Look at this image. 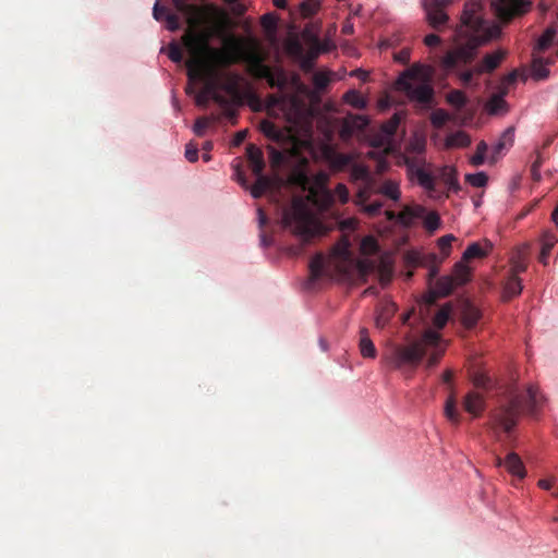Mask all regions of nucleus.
<instances>
[{
  "label": "nucleus",
  "mask_w": 558,
  "mask_h": 558,
  "mask_svg": "<svg viewBox=\"0 0 558 558\" xmlns=\"http://www.w3.org/2000/svg\"><path fill=\"white\" fill-rule=\"evenodd\" d=\"M289 181L291 184L307 191L305 198L294 197L290 207L282 214V223L286 228L298 235L302 242L310 243L313 239L324 236L328 229L317 219L310 208L312 204L320 213H327L331 209L335 198L338 197L341 204L349 201V191L343 183H338L335 192L328 189L329 175L325 171H319L310 177L303 170H296L291 173Z\"/></svg>",
  "instance_id": "nucleus-1"
},
{
  "label": "nucleus",
  "mask_w": 558,
  "mask_h": 558,
  "mask_svg": "<svg viewBox=\"0 0 558 558\" xmlns=\"http://www.w3.org/2000/svg\"><path fill=\"white\" fill-rule=\"evenodd\" d=\"M207 32L190 31L182 36V44L190 58L185 62L187 76L191 78L215 76L221 68H227L243 60L251 69L264 62V54L257 44L244 47L243 43L232 38L225 49L214 48L209 45Z\"/></svg>",
  "instance_id": "nucleus-2"
},
{
  "label": "nucleus",
  "mask_w": 558,
  "mask_h": 558,
  "mask_svg": "<svg viewBox=\"0 0 558 558\" xmlns=\"http://www.w3.org/2000/svg\"><path fill=\"white\" fill-rule=\"evenodd\" d=\"M482 1L469 0L464 3L460 25L454 31L456 47L441 59V68L447 72H459L470 64L477 49L500 35V27L484 19Z\"/></svg>",
  "instance_id": "nucleus-3"
},
{
  "label": "nucleus",
  "mask_w": 558,
  "mask_h": 558,
  "mask_svg": "<svg viewBox=\"0 0 558 558\" xmlns=\"http://www.w3.org/2000/svg\"><path fill=\"white\" fill-rule=\"evenodd\" d=\"M539 404L541 397L535 386H530L524 393L514 387L509 388L505 399L490 413V427L495 436L499 438L501 430L510 434L521 412L525 410L529 414L535 415Z\"/></svg>",
  "instance_id": "nucleus-4"
},
{
  "label": "nucleus",
  "mask_w": 558,
  "mask_h": 558,
  "mask_svg": "<svg viewBox=\"0 0 558 558\" xmlns=\"http://www.w3.org/2000/svg\"><path fill=\"white\" fill-rule=\"evenodd\" d=\"M433 75L432 66L414 63L399 75L397 89L403 92L411 101L428 106L434 99Z\"/></svg>",
  "instance_id": "nucleus-5"
},
{
  "label": "nucleus",
  "mask_w": 558,
  "mask_h": 558,
  "mask_svg": "<svg viewBox=\"0 0 558 558\" xmlns=\"http://www.w3.org/2000/svg\"><path fill=\"white\" fill-rule=\"evenodd\" d=\"M440 342V335L432 329L423 333L421 340L414 341L409 345L399 347L395 351V363L397 367L405 364L417 365L426 354L427 347H437Z\"/></svg>",
  "instance_id": "nucleus-6"
},
{
  "label": "nucleus",
  "mask_w": 558,
  "mask_h": 558,
  "mask_svg": "<svg viewBox=\"0 0 558 558\" xmlns=\"http://www.w3.org/2000/svg\"><path fill=\"white\" fill-rule=\"evenodd\" d=\"M454 0H421L424 9L426 21L430 27L439 31L449 22V15L446 9L453 3Z\"/></svg>",
  "instance_id": "nucleus-7"
},
{
  "label": "nucleus",
  "mask_w": 558,
  "mask_h": 558,
  "mask_svg": "<svg viewBox=\"0 0 558 558\" xmlns=\"http://www.w3.org/2000/svg\"><path fill=\"white\" fill-rule=\"evenodd\" d=\"M252 172L257 177L256 182L251 187V194L254 198L262 197L266 192L275 193L280 190L282 181L279 178H270L263 174L265 168L264 159L250 165Z\"/></svg>",
  "instance_id": "nucleus-8"
},
{
  "label": "nucleus",
  "mask_w": 558,
  "mask_h": 558,
  "mask_svg": "<svg viewBox=\"0 0 558 558\" xmlns=\"http://www.w3.org/2000/svg\"><path fill=\"white\" fill-rule=\"evenodd\" d=\"M408 175L428 192L435 191V178L425 170V160L420 157L405 158L404 160Z\"/></svg>",
  "instance_id": "nucleus-9"
},
{
  "label": "nucleus",
  "mask_w": 558,
  "mask_h": 558,
  "mask_svg": "<svg viewBox=\"0 0 558 558\" xmlns=\"http://www.w3.org/2000/svg\"><path fill=\"white\" fill-rule=\"evenodd\" d=\"M175 9L181 14L185 15L189 23V29L183 34L185 35L190 31L201 32L198 27L206 20V8L198 7L190 3V0H172Z\"/></svg>",
  "instance_id": "nucleus-10"
},
{
  "label": "nucleus",
  "mask_w": 558,
  "mask_h": 558,
  "mask_svg": "<svg viewBox=\"0 0 558 558\" xmlns=\"http://www.w3.org/2000/svg\"><path fill=\"white\" fill-rule=\"evenodd\" d=\"M530 2L525 0H494L492 7L496 15L504 22L511 21L515 15L527 11Z\"/></svg>",
  "instance_id": "nucleus-11"
},
{
  "label": "nucleus",
  "mask_w": 558,
  "mask_h": 558,
  "mask_svg": "<svg viewBox=\"0 0 558 558\" xmlns=\"http://www.w3.org/2000/svg\"><path fill=\"white\" fill-rule=\"evenodd\" d=\"M496 466H505L506 470L512 475L522 480L526 475V471L521 458L515 452H510L507 454L505 459L500 457H496L495 459Z\"/></svg>",
  "instance_id": "nucleus-12"
},
{
  "label": "nucleus",
  "mask_w": 558,
  "mask_h": 558,
  "mask_svg": "<svg viewBox=\"0 0 558 558\" xmlns=\"http://www.w3.org/2000/svg\"><path fill=\"white\" fill-rule=\"evenodd\" d=\"M513 136L514 132L512 128H508L502 132L499 140L492 146V154L489 156L490 163H495L504 155V151L512 146Z\"/></svg>",
  "instance_id": "nucleus-13"
},
{
  "label": "nucleus",
  "mask_w": 558,
  "mask_h": 558,
  "mask_svg": "<svg viewBox=\"0 0 558 558\" xmlns=\"http://www.w3.org/2000/svg\"><path fill=\"white\" fill-rule=\"evenodd\" d=\"M402 119L403 113L396 112L388 121L384 122L380 126V140L374 145L381 146L386 142H390L392 136L396 134Z\"/></svg>",
  "instance_id": "nucleus-14"
},
{
  "label": "nucleus",
  "mask_w": 558,
  "mask_h": 558,
  "mask_svg": "<svg viewBox=\"0 0 558 558\" xmlns=\"http://www.w3.org/2000/svg\"><path fill=\"white\" fill-rule=\"evenodd\" d=\"M218 75H219V70L217 71V74L213 77L202 76V77L191 78L189 76V78L191 81H197V80L206 81V85H205L204 93H203L204 96H209L215 102H217L220 106L226 107L228 105L227 98L225 96H222L221 94H219L216 89V80L218 78Z\"/></svg>",
  "instance_id": "nucleus-15"
},
{
  "label": "nucleus",
  "mask_w": 558,
  "mask_h": 558,
  "mask_svg": "<svg viewBox=\"0 0 558 558\" xmlns=\"http://www.w3.org/2000/svg\"><path fill=\"white\" fill-rule=\"evenodd\" d=\"M493 250V244L488 240H484L483 243L474 242L470 244L462 255V259L469 262L475 258L486 257Z\"/></svg>",
  "instance_id": "nucleus-16"
},
{
  "label": "nucleus",
  "mask_w": 558,
  "mask_h": 558,
  "mask_svg": "<svg viewBox=\"0 0 558 558\" xmlns=\"http://www.w3.org/2000/svg\"><path fill=\"white\" fill-rule=\"evenodd\" d=\"M484 407L485 400L481 393L471 391L465 396L463 408L472 415L478 416L483 412Z\"/></svg>",
  "instance_id": "nucleus-17"
},
{
  "label": "nucleus",
  "mask_w": 558,
  "mask_h": 558,
  "mask_svg": "<svg viewBox=\"0 0 558 558\" xmlns=\"http://www.w3.org/2000/svg\"><path fill=\"white\" fill-rule=\"evenodd\" d=\"M482 314L480 310L471 303H465L461 311V322L468 329H472L476 326L481 319Z\"/></svg>",
  "instance_id": "nucleus-18"
},
{
  "label": "nucleus",
  "mask_w": 558,
  "mask_h": 558,
  "mask_svg": "<svg viewBox=\"0 0 558 558\" xmlns=\"http://www.w3.org/2000/svg\"><path fill=\"white\" fill-rule=\"evenodd\" d=\"M502 58L504 53L500 51L486 54L482 62L475 65L476 74L494 71L499 65Z\"/></svg>",
  "instance_id": "nucleus-19"
},
{
  "label": "nucleus",
  "mask_w": 558,
  "mask_h": 558,
  "mask_svg": "<svg viewBox=\"0 0 558 558\" xmlns=\"http://www.w3.org/2000/svg\"><path fill=\"white\" fill-rule=\"evenodd\" d=\"M360 351L364 357L374 359L376 356V348L365 328L360 331Z\"/></svg>",
  "instance_id": "nucleus-20"
},
{
  "label": "nucleus",
  "mask_w": 558,
  "mask_h": 558,
  "mask_svg": "<svg viewBox=\"0 0 558 558\" xmlns=\"http://www.w3.org/2000/svg\"><path fill=\"white\" fill-rule=\"evenodd\" d=\"M456 287L457 284L451 276H444L436 280L434 290L440 298H446L452 293Z\"/></svg>",
  "instance_id": "nucleus-21"
},
{
  "label": "nucleus",
  "mask_w": 558,
  "mask_h": 558,
  "mask_svg": "<svg viewBox=\"0 0 558 558\" xmlns=\"http://www.w3.org/2000/svg\"><path fill=\"white\" fill-rule=\"evenodd\" d=\"M522 283L519 277L517 276H509L508 280L506 281L504 286V299L506 301L518 296L522 292Z\"/></svg>",
  "instance_id": "nucleus-22"
},
{
  "label": "nucleus",
  "mask_w": 558,
  "mask_h": 558,
  "mask_svg": "<svg viewBox=\"0 0 558 558\" xmlns=\"http://www.w3.org/2000/svg\"><path fill=\"white\" fill-rule=\"evenodd\" d=\"M310 280L312 282L317 281L324 274L325 269V257L323 254H316L310 262Z\"/></svg>",
  "instance_id": "nucleus-23"
},
{
  "label": "nucleus",
  "mask_w": 558,
  "mask_h": 558,
  "mask_svg": "<svg viewBox=\"0 0 558 558\" xmlns=\"http://www.w3.org/2000/svg\"><path fill=\"white\" fill-rule=\"evenodd\" d=\"M471 269L465 265V260H460L453 266L452 278L457 286H463L470 280Z\"/></svg>",
  "instance_id": "nucleus-24"
},
{
  "label": "nucleus",
  "mask_w": 558,
  "mask_h": 558,
  "mask_svg": "<svg viewBox=\"0 0 558 558\" xmlns=\"http://www.w3.org/2000/svg\"><path fill=\"white\" fill-rule=\"evenodd\" d=\"M331 216H332V219H333V226L332 227H327V226L324 225V227L328 229V232L332 228H338L341 231H352L356 227V220L354 218L343 219V218H341V216H340V214L338 211H333V210L331 211Z\"/></svg>",
  "instance_id": "nucleus-25"
},
{
  "label": "nucleus",
  "mask_w": 558,
  "mask_h": 558,
  "mask_svg": "<svg viewBox=\"0 0 558 558\" xmlns=\"http://www.w3.org/2000/svg\"><path fill=\"white\" fill-rule=\"evenodd\" d=\"M548 61H545L542 58H534L532 61V76L533 78L541 81L546 80L549 76V70H548Z\"/></svg>",
  "instance_id": "nucleus-26"
},
{
  "label": "nucleus",
  "mask_w": 558,
  "mask_h": 558,
  "mask_svg": "<svg viewBox=\"0 0 558 558\" xmlns=\"http://www.w3.org/2000/svg\"><path fill=\"white\" fill-rule=\"evenodd\" d=\"M556 242H557V239L554 234H551V233L544 234L543 241H542V250H541V254L538 257L539 262L543 265H547L549 254H550L553 247L555 246Z\"/></svg>",
  "instance_id": "nucleus-27"
},
{
  "label": "nucleus",
  "mask_w": 558,
  "mask_h": 558,
  "mask_svg": "<svg viewBox=\"0 0 558 558\" xmlns=\"http://www.w3.org/2000/svg\"><path fill=\"white\" fill-rule=\"evenodd\" d=\"M378 193L389 197L395 202L399 201L401 196L399 184L392 180L385 181L379 187Z\"/></svg>",
  "instance_id": "nucleus-28"
},
{
  "label": "nucleus",
  "mask_w": 558,
  "mask_h": 558,
  "mask_svg": "<svg viewBox=\"0 0 558 558\" xmlns=\"http://www.w3.org/2000/svg\"><path fill=\"white\" fill-rule=\"evenodd\" d=\"M425 213V208L418 206L416 208L405 207L398 214V220L403 225H410L414 218H420Z\"/></svg>",
  "instance_id": "nucleus-29"
},
{
  "label": "nucleus",
  "mask_w": 558,
  "mask_h": 558,
  "mask_svg": "<svg viewBox=\"0 0 558 558\" xmlns=\"http://www.w3.org/2000/svg\"><path fill=\"white\" fill-rule=\"evenodd\" d=\"M445 415L452 424L460 423V413L457 409V400L454 395H450L446 401Z\"/></svg>",
  "instance_id": "nucleus-30"
},
{
  "label": "nucleus",
  "mask_w": 558,
  "mask_h": 558,
  "mask_svg": "<svg viewBox=\"0 0 558 558\" xmlns=\"http://www.w3.org/2000/svg\"><path fill=\"white\" fill-rule=\"evenodd\" d=\"M440 178L445 182V184L449 187V190H458L459 184L457 181V172L456 169L449 166H445L440 170Z\"/></svg>",
  "instance_id": "nucleus-31"
},
{
  "label": "nucleus",
  "mask_w": 558,
  "mask_h": 558,
  "mask_svg": "<svg viewBox=\"0 0 558 558\" xmlns=\"http://www.w3.org/2000/svg\"><path fill=\"white\" fill-rule=\"evenodd\" d=\"M343 99L347 104L351 105L355 109H364L366 107V99L363 97V95L355 89L348 90Z\"/></svg>",
  "instance_id": "nucleus-32"
},
{
  "label": "nucleus",
  "mask_w": 558,
  "mask_h": 558,
  "mask_svg": "<svg viewBox=\"0 0 558 558\" xmlns=\"http://www.w3.org/2000/svg\"><path fill=\"white\" fill-rule=\"evenodd\" d=\"M396 305L393 303L386 304L380 312L377 314L375 324L378 328H384L396 312Z\"/></svg>",
  "instance_id": "nucleus-33"
},
{
  "label": "nucleus",
  "mask_w": 558,
  "mask_h": 558,
  "mask_svg": "<svg viewBox=\"0 0 558 558\" xmlns=\"http://www.w3.org/2000/svg\"><path fill=\"white\" fill-rule=\"evenodd\" d=\"M262 132L270 140L280 142L283 140V133L277 125L270 121H263L260 124Z\"/></svg>",
  "instance_id": "nucleus-34"
},
{
  "label": "nucleus",
  "mask_w": 558,
  "mask_h": 558,
  "mask_svg": "<svg viewBox=\"0 0 558 558\" xmlns=\"http://www.w3.org/2000/svg\"><path fill=\"white\" fill-rule=\"evenodd\" d=\"M470 136L463 131L456 132L454 134L450 135L447 140V145L453 147H466L470 145Z\"/></svg>",
  "instance_id": "nucleus-35"
},
{
  "label": "nucleus",
  "mask_w": 558,
  "mask_h": 558,
  "mask_svg": "<svg viewBox=\"0 0 558 558\" xmlns=\"http://www.w3.org/2000/svg\"><path fill=\"white\" fill-rule=\"evenodd\" d=\"M360 248L364 255H374L378 252L379 245L374 236L367 235L362 240Z\"/></svg>",
  "instance_id": "nucleus-36"
},
{
  "label": "nucleus",
  "mask_w": 558,
  "mask_h": 558,
  "mask_svg": "<svg viewBox=\"0 0 558 558\" xmlns=\"http://www.w3.org/2000/svg\"><path fill=\"white\" fill-rule=\"evenodd\" d=\"M266 82L271 88L277 87L283 89L287 85V76L282 70H278L277 72H272Z\"/></svg>",
  "instance_id": "nucleus-37"
},
{
  "label": "nucleus",
  "mask_w": 558,
  "mask_h": 558,
  "mask_svg": "<svg viewBox=\"0 0 558 558\" xmlns=\"http://www.w3.org/2000/svg\"><path fill=\"white\" fill-rule=\"evenodd\" d=\"M505 107L504 94H494L487 101V109L493 114L500 112Z\"/></svg>",
  "instance_id": "nucleus-38"
},
{
  "label": "nucleus",
  "mask_w": 558,
  "mask_h": 558,
  "mask_svg": "<svg viewBox=\"0 0 558 558\" xmlns=\"http://www.w3.org/2000/svg\"><path fill=\"white\" fill-rule=\"evenodd\" d=\"M488 146L484 141H481L476 146L475 154L471 157L470 161L473 166H482L485 161Z\"/></svg>",
  "instance_id": "nucleus-39"
},
{
  "label": "nucleus",
  "mask_w": 558,
  "mask_h": 558,
  "mask_svg": "<svg viewBox=\"0 0 558 558\" xmlns=\"http://www.w3.org/2000/svg\"><path fill=\"white\" fill-rule=\"evenodd\" d=\"M427 262L429 265V271L427 276V281L429 284L436 279L439 272V265L441 260H438V256L435 253H430L427 255Z\"/></svg>",
  "instance_id": "nucleus-40"
},
{
  "label": "nucleus",
  "mask_w": 558,
  "mask_h": 558,
  "mask_svg": "<svg viewBox=\"0 0 558 558\" xmlns=\"http://www.w3.org/2000/svg\"><path fill=\"white\" fill-rule=\"evenodd\" d=\"M440 227V217L436 211L428 213L424 218V228L433 233Z\"/></svg>",
  "instance_id": "nucleus-41"
},
{
  "label": "nucleus",
  "mask_w": 558,
  "mask_h": 558,
  "mask_svg": "<svg viewBox=\"0 0 558 558\" xmlns=\"http://www.w3.org/2000/svg\"><path fill=\"white\" fill-rule=\"evenodd\" d=\"M313 85L314 87L322 92L324 90L330 83V77H329V74L326 73V72H316L314 75H313Z\"/></svg>",
  "instance_id": "nucleus-42"
},
{
  "label": "nucleus",
  "mask_w": 558,
  "mask_h": 558,
  "mask_svg": "<svg viewBox=\"0 0 558 558\" xmlns=\"http://www.w3.org/2000/svg\"><path fill=\"white\" fill-rule=\"evenodd\" d=\"M450 315L449 307L440 308L433 318V324L437 329H441L446 326Z\"/></svg>",
  "instance_id": "nucleus-43"
},
{
  "label": "nucleus",
  "mask_w": 558,
  "mask_h": 558,
  "mask_svg": "<svg viewBox=\"0 0 558 558\" xmlns=\"http://www.w3.org/2000/svg\"><path fill=\"white\" fill-rule=\"evenodd\" d=\"M447 101L456 108H462L466 104V98L462 92L452 90L447 95Z\"/></svg>",
  "instance_id": "nucleus-44"
},
{
  "label": "nucleus",
  "mask_w": 558,
  "mask_h": 558,
  "mask_svg": "<svg viewBox=\"0 0 558 558\" xmlns=\"http://www.w3.org/2000/svg\"><path fill=\"white\" fill-rule=\"evenodd\" d=\"M465 180L474 187H483L488 181V177L484 172H477L474 174H466Z\"/></svg>",
  "instance_id": "nucleus-45"
},
{
  "label": "nucleus",
  "mask_w": 558,
  "mask_h": 558,
  "mask_svg": "<svg viewBox=\"0 0 558 558\" xmlns=\"http://www.w3.org/2000/svg\"><path fill=\"white\" fill-rule=\"evenodd\" d=\"M448 120L449 114L442 109H437L430 114V122L435 128H442Z\"/></svg>",
  "instance_id": "nucleus-46"
},
{
  "label": "nucleus",
  "mask_w": 558,
  "mask_h": 558,
  "mask_svg": "<svg viewBox=\"0 0 558 558\" xmlns=\"http://www.w3.org/2000/svg\"><path fill=\"white\" fill-rule=\"evenodd\" d=\"M319 2L317 0H306L301 4V13L304 17L314 15L319 10Z\"/></svg>",
  "instance_id": "nucleus-47"
},
{
  "label": "nucleus",
  "mask_w": 558,
  "mask_h": 558,
  "mask_svg": "<svg viewBox=\"0 0 558 558\" xmlns=\"http://www.w3.org/2000/svg\"><path fill=\"white\" fill-rule=\"evenodd\" d=\"M456 240L454 235L446 234L438 239L437 244L445 257L450 255L452 242Z\"/></svg>",
  "instance_id": "nucleus-48"
},
{
  "label": "nucleus",
  "mask_w": 558,
  "mask_h": 558,
  "mask_svg": "<svg viewBox=\"0 0 558 558\" xmlns=\"http://www.w3.org/2000/svg\"><path fill=\"white\" fill-rule=\"evenodd\" d=\"M472 381H473V385L476 387V388H482V389H490L492 388V378L489 376H487L486 374H483V373H476L474 374L473 378H472Z\"/></svg>",
  "instance_id": "nucleus-49"
},
{
  "label": "nucleus",
  "mask_w": 558,
  "mask_h": 558,
  "mask_svg": "<svg viewBox=\"0 0 558 558\" xmlns=\"http://www.w3.org/2000/svg\"><path fill=\"white\" fill-rule=\"evenodd\" d=\"M555 36V32L551 29H547L537 40L536 48L541 51L546 50L553 43Z\"/></svg>",
  "instance_id": "nucleus-50"
},
{
  "label": "nucleus",
  "mask_w": 558,
  "mask_h": 558,
  "mask_svg": "<svg viewBox=\"0 0 558 558\" xmlns=\"http://www.w3.org/2000/svg\"><path fill=\"white\" fill-rule=\"evenodd\" d=\"M246 156L250 165L264 159L263 151L253 144L246 147Z\"/></svg>",
  "instance_id": "nucleus-51"
},
{
  "label": "nucleus",
  "mask_w": 558,
  "mask_h": 558,
  "mask_svg": "<svg viewBox=\"0 0 558 558\" xmlns=\"http://www.w3.org/2000/svg\"><path fill=\"white\" fill-rule=\"evenodd\" d=\"M381 207V202H373L371 204H364L361 208L368 217H376L380 214Z\"/></svg>",
  "instance_id": "nucleus-52"
},
{
  "label": "nucleus",
  "mask_w": 558,
  "mask_h": 558,
  "mask_svg": "<svg viewBox=\"0 0 558 558\" xmlns=\"http://www.w3.org/2000/svg\"><path fill=\"white\" fill-rule=\"evenodd\" d=\"M251 70L255 76L264 80H267L269 75L274 72V70L269 65L265 64V62L260 63V65L253 68Z\"/></svg>",
  "instance_id": "nucleus-53"
},
{
  "label": "nucleus",
  "mask_w": 558,
  "mask_h": 558,
  "mask_svg": "<svg viewBox=\"0 0 558 558\" xmlns=\"http://www.w3.org/2000/svg\"><path fill=\"white\" fill-rule=\"evenodd\" d=\"M168 56L173 62H181L183 59L182 48L175 43L170 44Z\"/></svg>",
  "instance_id": "nucleus-54"
},
{
  "label": "nucleus",
  "mask_w": 558,
  "mask_h": 558,
  "mask_svg": "<svg viewBox=\"0 0 558 558\" xmlns=\"http://www.w3.org/2000/svg\"><path fill=\"white\" fill-rule=\"evenodd\" d=\"M371 197V192H369V186L368 184L363 187V189H360L357 194L355 195V204L360 207H362L364 204H366V202Z\"/></svg>",
  "instance_id": "nucleus-55"
},
{
  "label": "nucleus",
  "mask_w": 558,
  "mask_h": 558,
  "mask_svg": "<svg viewBox=\"0 0 558 558\" xmlns=\"http://www.w3.org/2000/svg\"><path fill=\"white\" fill-rule=\"evenodd\" d=\"M209 125V119L208 118H198L195 123L193 131L197 136H203L205 133V130Z\"/></svg>",
  "instance_id": "nucleus-56"
},
{
  "label": "nucleus",
  "mask_w": 558,
  "mask_h": 558,
  "mask_svg": "<svg viewBox=\"0 0 558 558\" xmlns=\"http://www.w3.org/2000/svg\"><path fill=\"white\" fill-rule=\"evenodd\" d=\"M185 158L190 162H195L198 159V147L196 144L190 142L185 147Z\"/></svg>",
  "instance_id": "nucleus-57"
},
{
  "label": "nucleus",
  "mask_w": 558,
  "mask_h": 558,
  "mask_svg": "<svg viewBox=\"0 0 558 558\" xmlns=\"http://www.w3.org/2000/svg\"><path fill=\"white\" fill-rule=\"evenodd\" d=\"M353 177L356 179V180H362L364 181L366 184H369L371 183V174H369V171L364 168V167H355L353 169Z\"/></svg>",
  "instance_id": "nucleus-58"
},
{
  "label": "nucleus",
  "mask_w": 558,
  "mask_h": 558,
  "mask_svg": "<svg viewBox=\"0 0 558 558\" xmlns=\"http://www.w3.org/2000/svg\"><path fill=\"white\" fill-rule=\"evenodd\" d=\"M542 163H543V159H542L541 155L538 154L535 161L531 166V175L534 181L541 180L539 169H541Z\"/></svg>",
  "instance_id": "nucleus-59"
},
{
  "label": "nucleus",
  "mask_w": 558,
  "mask_h": 558,
  "mask_svg": "<svg viewBox=\"0 0 558 558\" xmlns=\"http://www.w3.org/2000/svg\"><path fill=\"white\" fill-rule=\"evenodd\" d=\"M167 28L171 32H175L180 28V20L177 14L170 13L166 16Z\"/></svg>",
  "instance_id": "nucleus-60"
},
{
  "label": "nucleus",
  "mask_w": 558,
  "mask_h": 558,
  "mask_svg": "<svg viewBox=\"0 0 558 558\" xmlns=\"http://www.w3.org/2000/svg\"><path fill=\"white\" fill-rule=\"evenodd\" d=\"M167 14H170L168 9L163 5H160L159 0H157L153 9V15L155 20L160 21L162 17L166 19Z\"/></svg>",
  "instance_id": "nucleus-61"
},
{
  "label": "nucleus",
  "mask_w": 558,
  "mask_h": 558,
  "mask_svg": "<svg viewBox=\"0 0 558 558\" xmlns=\"http://www.w3.org/2000/svg\"><path fill=\"white\" fill-rule=\"evenodd\" d=\"M474 74H476L475 66L473 69L459 72V78L463 85H470L473 81Z\"/></svg>",
  "instance_id": "nucleus-62"
},
{
  "label": "nucleus",
  "mask_w": 558,
  "mask_h": 558,
  "mask_svg": "<svg viewBox=\"0 0 558 558\" xmlns=\"http://www.w3.org/2000/svg\"><path fill=\"white\" fill-rule=\"evenodd\" d=\"M526 270V264L523 260L517 259L512 262L511 265V275L510 276H517L521 272H524Z\"/></svg>",
  "instance_id": "nucleus-63"
},
{
  "label": "nucleus",
  "mask_w": 558,
  "mask_h": 558,
  "mask_svg": "<svg viewBox=\"0 0 558 558\" xmlns=\"http://www.w3.org/2000/svg\"><path fill=\"white\" fill-rule=\"evenodd\" d=\"M440 37L436 34H429L425 36L424 44L428 47H435L440 44Z\"/></svg>",
  "instance_id": "nucleus-64"
}]
</instances>
